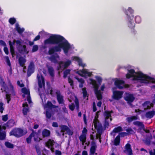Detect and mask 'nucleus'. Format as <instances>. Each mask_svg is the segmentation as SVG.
I'll use <instances>...</instances> for the list:
<instances>
[{"label":"nucleus","mask_w":155,"mask_h":155,"mask_svg":"<svg viewBox=\"0 0 155 155\" xmlns=\"http://www.w3.org/2000/svg\"><path fill=\"white\" fill-rule=\"evenodd\" d=\"M60 127L61 129V133H63L62 135L64 136V132L65 131H66L69 127L66 125H63L61 126Z\"/></svg>","instance_id":"nucleus-37"},{"label":"nucleus","mask_w":155,"mask_h":155,"mask_svg":"<svg viewBox=\"0 0 155 155\" xmlns=\"http://www.w3.org/2000/svg\"><path fill=\"white\" fill-rule=\"evenodd\" d=\"M68 83L70 84V85L73 88L74 87V81L73 80L69 77L68 78Z\"/></svg>","instance_id":"nucleus-53"},{"label":"nucleus","mask_w":155,"mask_h":155,"mask_svg":"<svg viewBox=\"0 0 155 155\" xmlns=\"http://www.w3.org/2000/svg\"><path fill=\"white\" fill-rule=\"evenodd\" d=\"M46 107L50 109L56 108L58 107V106L54 105L52 104L51 102L48 101L46 104Z\"/></svg>","instance_id":"nucleus-24"},{"label":"nucleus","mask_w":155,"mask_h":155,"mask_svg":"<svg viewBox=\"0 0 155 155\" xmlns=\"http://www.w3.org/2000/svg\"><path fill=\"white\" fill-rule=\"evenodd\" d=\"M67 134L70 136H72L73 134V131L71 130L70 129L68 128V129L66 131Z\"/></svg>","instance_id":"nucleus-59"},{"label":"nucleus","mask_w":155,"mask_h":155,"mask_svg":"<svg viewBox=\"0 0 155 155\" xmlns=\"http://www.w3.org/2000/svg\"><path fill=\"white\" fill-rule=\"evenodd\" d=\"M18 51L20 53L24 52H26L27 51L26 46L25 45H21L18 48Z\"/></svg>","instance_id":"nucleus-29"},{"label":"nucleus","mask_w":155,"mask_h":155,"mask_svg":"<svg viewBox=\"0 0 155 155\" xmlns=\"http://www.w3.org/2000/svg\"><path fill=\"white\" fill-rule=\"evenodd\" d=\"M71 70L69 69H67L65 70L64 72V75L63 77L64 78H66L67 77L68 74H70Z\"/></svg>","instance_id":"nucleus-42"},{"label":"nucleus","mask_w":155,"mask_h":155,"mask_svg":"<svg viewBox=\"0 0 155 155\" xmlns=\"http://www.w3.org/2000/svg\"><path fill=\"white\" fill-rule=\"evenodd\" d=\"M120 136L119 135H118L115 137L114 140V144L115 146H118L119 145L120 142Z\"/></svg>","instance_id":"nucleus-30"},{"label":"nucleus","mask_w":155,"mask_h":155,"mask_svg":"<svg viewBox=\"0 0 155 155\" xmlns=\"http://www.w3.org/2000/svg\"><path fill=\"white\" fill-rule=\"evenodd\" d=\"M128 73H127L126 77L127 78L129 79L131 77H133V80H140L142 83H148L149 80L153 83H155V79L154 78L151 77L146 74H144L141 72H135L133 69H131L128 70Z\"/></svg>","instance_id":"nucleus-2"},{"label":"nucleus","mask_w":155,"mask_h":155,"mask_svg":"<svg viewBox=\"0 0 155 155\" xmlns=\"http://www.w3.org/2000/svg\"><path fill=\"white\" fill-rule=\"evenodd\" d=\"M155 115V111L152 110L147 112L145 114L146 117L147 118L151 119Z\"/></svg>","instance_id":"nucleus-19"},{"label":"nucleus","mask_w":155,"mask_h":155,"mask_svg":"<svg viewBox=\"0 0 155 155\" xmlns=\"http://www.w3.org/2000/svg\"><path fill=\"white\" fill-rule=\"evenodd\" d=\"M135 22L137 23H140L141 21V18L139 16H136L135 18Z\"/></svg>","instance_id":"nucleus-49"},{"label":"nucleus","mask_w":155,"mask_h":155,"mask_svg":"<svg viewBox=\"0 0 155 155\" xmlns=\"http://www.w3.org/2000/svg\"><path fill=\"white\" fill-rule=\"evenodd\" d=\"M55 154L57 155H61L62 153L61 151L58 150H56L55 151Z\"/></svg>","instance_id":"nucleus-64"},{"label":"nucleus","mask_w":155,"mask_h":155,"mask_svg":"<svg viewBox=\"0 0 155 155\" xmlns=\"http://www.w3.org/2000/svg\"><path fill=\"white\" fill-rule=\"evenodd\" d=\"M16 19L14 18H11L9 19V22L12 25L14 24L16 22Z\"/></svg>","instance_id":"nucleus-44"},{"label":"nucleus","mask_w":155,"mask_h":155,"mask_svg":"<svg viewBox=\"0 0 155 155\" xmlns=\"http://www.w3.org/2000/svg\"><path fill=\"white\" fill-rule=\"evenodd\" d=\"M82 90L83 98L85 99L86 97H88L89 95L87 94V92L86 90V88L84 87L82 88ZM88 99V98H87V99Z\"/></svg>","instance_id":"nucleus-34"},{"label":"nucleus","mask_w":155,"mask_h":155,"mask_svg":"<svg viewBox=\"0 0 155 155\" xmlns=\"http://www.w3.org/2000/svg\"><path fill=\"white\" fill-rule=\"evenodd\" d=\"M69 109L71 111H73L75 108V105L73 103H72L71 104L69 105Z\"/></svg>","instance_id":"nucleus-57"},{"label":"nucleus","mask_w":155,"mask_h":155,"mask_svg":"<svg viewBox=\"0 0 155 155\" xmlns=\"http://www.w3.org/2000/svg\"><path fill=\"white\" fill-rule=\"evenodd\" d=\"M71 61L70 60H68L64 63L63 69H64L67 68L71 64Z\"/></svg>","instance_id":"nucleus-40"},{"label":"nucleus","mask_w":155,"mask_h":155,"mask_svg":"<svg viewBox=\"0 0 155 155\" xmlns=\"http://www.w3.org/2000/svg\"><path fill=\"white\" fill-rule=\"evenodd\" d=\"M37 78L38 80V84L39 87L40 88H41L43 86H44L45 85L44 78L43 76L41 75V80L40 76L38 74L37 75Z\"/></svg>","instance_id":"nucleus-15"},{"label":"nucleus","mask_w":155,"mask_h":155,"mask_svg":"<svg viewBox=\"0 0 155 155\" xmlns=\"http://www.w3.org/2000/svg\"><path fill=\"white\" fill-rule=\"evenodd\" d=\"M16 44L18 46V48L21 45L22 42L19 40H17L16 41Z\"/></svg>","instance_id":"nucleus-62"},{"label":"nucleus","mask_w":155,"mask_h":155,"mask_svg":"<svg viewBox=\"0 0 155 155\" xmlns=\"http://www.w3.org/2000/svg\"><path fill=\"white\" fill-rule=\"evenodd\" d=\"M113 111L112 110L110 111H105L104 113L105 119L108 120L110 117H111V114L113 113Z\"/></svg>","instance_id":"nucleus-26"},{"label":"nucleus","mask_w":155,"mask_h":155,"mask_svg":"<svg viewBox=\"0 0 155 155\" xmlns=\"http://www.w3.org/2000/svg\"><path fill=\"white\" fill-rule=\"evenodd\" d=\"M79 139L80 141L82 142L83 143H84L86 140V135L85 134H81L79 137Z\"/></svg>","instance_id":"nucleus-36"},{"label":"nucleus","mask_w":155,"mask_h":155,"mask_svg":"<svg viewBox=\"0 0 155 155\" xmlns=\"http://www.w3.org/2000/svg\"><path fill=\"white\" fill-rule=\"evenodd\" d=\"M35 64L34 63L33 61H31L30 62L29 64L28 67L27 71V76L28 77H30L31 74L34 72Z\"/></svg>","instance_id":"nucleus-7"},{"label":"nucleus","mask_w":155,"mask_h":155,"mask_svg":"<svg viewBox=\"0 0 155 155\" xmlns=\"http://www.w3.org/2000/svg\"><path fill=\"white\" fill-rule=\"evenodd\" d=\"M97 146L96 142L94 141L91 142V146L90 149V154L91 155H94L95 153Z\"/></svg>","instance_id":"nucleus-12"},{"label":"nucleus","mask_w":155,"mask_h":155,"mask_svg":"<svg viewBox=\"0 0 155 155\" xmlns=\"http://www.w3.org/2000/svg\"><path fill=\"white\" fill-rule=\"evenodd\" d=\"M35 133L33 132H32L28 137L26 139V141L27 143H31V138L35 136Z\"/></svg>","instance_id":"nucleus-32"},{"label":"nucleus","mask_w":155,"mask_h":155,"mask_svg":"<svg viewBox=\"0 0 155 155\" xmlns=\"http://www.w3.org/2000/svg\"><path fill=\"white\" fill-rule=\"evenodd\" d=\"M128 26L130 28H133L135 27V24L133 21H129L128 23Z\"/></svg>","instance_id":"nucleus-47"},{"label":"nucleus","mask_w":155,"mask_h":155,"mask_svg":"<svg viewBox=\"0 0 155 155\" xmlns=\"http://www.w3.org/2000/svg\"><path fill=\"white\" fill-rule=\"evenodd\" d=\"M10 46V51L12 57H14L15 54V51L14 47L12 46V42L10 41H9Z\"/></svg>","instance_id":"nucleus-33"},{"label":"nucleus","mask_w":155,"mask_h":155,"mask_svg":"<svg viewBox=\"0 0 155 155\" xmlns=\"http://www.w3.org/2000/svg\"><path fill=\"white\" fill-rule=\"evenodd\" d=\"M125 150L124 151V153L126 151L129 154V155H133V152L132 150L131 147L130 143H127L125 146Z\"/></svg>","instance_id":"nucleus-18"},{"label":"nucleus","mask_w":155,"mask_h":155,"mask_svg":"<svg viewBox=\"0 0 155 155\" xmlns=\"http://www.w3.org/2000/svg\"><path fill=\"white\" fill-rule=\"evenodd\" d=\"M9 87H10V92L11 93V94L12 96H15L16 95V92L15 91L14 86L12 83L9 81Z\"/></svg>","instance_id":"nucleus-25"},{"label":"nucleus","mask_w":155,"mask_h":155,"mask_svg":"<svg viewBox=\"0 0 155 155\" xmlns=\"http://www.w3.org/2000/svg\"><path fill=\"white\" fill-rule=\"evenodd\" d=\"M74 59L78 63L79 66H81L83 68H84L85 66V64L82 63V59L80 58H79L78 57H75Z\"/></svg>","instance_id":"nucleus-23"},{"label":"nucleus","mask_w":155,"mask_h":155,"mask_svg":"<svg viewBox=\"0 0 155 155\" xmlns=\"http://www.w3.org/2000/svg\"><path fill=\"white\" fill-rule=\"evenodd\" d=\"M15 122L13 119L9 120L6 124V126L7 127L11 128L14 125Z\"/></svg>","instance_id":"nucleus-27"},{"label":"nucleus","mask_w":155,"mask_h":155,"mask_svg":"<svg viewBox=\"0 0 155 155\" xmlns=\"http://www.w3.org/2000/svg\"><path fill=\"white\" fill-rule=\"evenodd\" d=\"M94 91L97 99L98 100H101L102 98V96L101 94L100 90H98V86L96 85L95 86Z\"/></svg>","instance_id":"nucleus-13"},{"label":"nucleus","mask_w":155,"mask_h":155,"mask_svg":"<svg viewBox=\"0 0 155 155\" xmlns=\"http://www.w3.org/2000/svg\"><path fill=\"white\" fill-rule=\"evenodd\" d=\"M26 133L20 128H15L10 132L9 135L14 136L16 137L19 138L24 135Z\"/></svg>","instance_id":"nucleus-4"},{"label":"nucleus","mask_w":155,"mask_h":155,"mask_svg":"<svg viewBox=\"0 0 155 155\" xmlns=\"http://www.w3.org/2000/svg\"><path fill=\"white\" fill-rule=\"evenodd\" d=\"M11 94H9L8 92V93H7L6 94V99L7 100V102L8 104L9 103V102L11 100Z\"/></svg>","instance_id":"nucleus-48"},{"label":"nucleus","mask_w":155,"mask_h":155,"mask_svg":"<svg viewBox=\"0 0 155 155\" xmlns=\"http://www.w3.org/2000/svg\"><path fill=\"white\" fill-rule=\"evenodd\" d=\"M6 136V132L5 131H2L1 127L0 126V140H2L5 139Z\"/></svg>","instance_id":"nucleus-22"},{"label":"nucleus","mask_w":155,"mask_h":155,"mask_svg":"<svg viewBox=\"0 0 155 155\" xmlns=\"http://www.w3.org/2000/svg\"><path fill=\"white\" fill-rule=\"evenodd\" d=\"M138 119L137 115L129 117L126 118V120L128 123H130L134 120H135Z\"/></svg>","instance_id":"nucleus-20"},{"label":"nucleus","mask_w":155,"mask_h":155,"mask_svg":"<svg viewBox=\"0 0 155 155\" xmlns=\"http://www.w3.org/2000/svg\"><path fill=\"white\" fill-rule=\"evenodd\" d=\"M74 78L75 79L77 80L80 83H85L84 80L82 78H79L77 76H75Z\"/></svg>","instance_id":"nucleus-50"},{"label":"nucleus","mask_w":155,"mask_h":155,"mask_svg":"<svg viewBox=\"0 0 155 155\" xmlns=\"http://www.w3.org/2000/svg\"><path fill=\"white\" fill-rule=\"evenodd\" d=\"M52 116L51 113L49 111L46 110V116L47 119H50Z\"/></svg>","instance_id":"nucleus-45"},{"label":"nucleus","mask_w":155,"mask_h":155,"mask_svg":"<svg viewBox=\"0 0 155 155\" xmlns=\"http://www.w3.org/2000/svg\"><path fill=\"white\" fill-rule=\"evenodd\" d=\"M28 111V108L24 107L22 109V113L24 115H26L27 114Z\"/></svg>","instance_id":"nucleus-52"},{"label":"nucleus","mask_w":155,"mask_h":155,"mask_svg":"<svg viewBox=\"0 0 155 155\" xmlns=\"http://www.w3.org/2000/svg\"><path fill=\"white\" fill-rule=\"evenodd\" d=\"M126 130L127 132V133L128 134V135L129 134H133L134 133V131L130 127H129L126 129Z\"/></svg>","instance_id":"nucleus-43"},{"label":"nucleus","mask_w":155,"mask_h":155,"mask_svg":"<svg viewBox=\"0 0 155 155\" xmlns=\"http://www.w3.org/2000/svg\"><path fill=\"white\" fill-rule=\"evenodd\" d=\"M45 146L48 148H50L52 152L54 151V148H57L59 147V144L55 142L54 140L51 139H49L46 143Z\"/></svg>","instance_id":"nucleus-5"},{"label":"nucleus","mask_w":155,"mask_h":155,"mask_svg":"<svg viewBox=\"0 0 155 155\" xmlns=\"http://www.w3.org/2000/svg\"><path fill=\"white\" fill-rule=\"evenodd\" d=\"M95 78L97 81L98 84L97 83L96 80L92 79H90V81H91V84L93 86L94 88L95 86L96 85L98 86L99 88L102 81V79L101 77L97 76H96Z\"/></svg>","instance_id":"nucleus-6"},{"label":"nucleus","mask_w":155,"mask_h":155,"mask_svg":"<svg viewBox=\"0 0 155 155\" xmlns=\"http://www.w3.org/2000/svg\"><path fill=\"white\" fill-rule=\"evenodd\" d=\"M75 103L76 105V109L77 110H78L79 109V102L78 99H75Z\"/></svg>","instance_id":"nucleus-54"},{"label":"nucleus","mask_w":155,"mask_h":155,"mask_svg":"<svg viewBox=\"0 0 155 155\" xmlns=\"http://www.w3.org/2000/svg\"><path fill=\"white\" fill-rule=\"evenodd\" d=\"M6 61L9 67L11 66L10 60L9 59V57L8 56H6L5 57Z\"/></svg>","instance_id":"nucleus-56"},{"label":"nucleus","mask_w":155,"mask_h":155,"mask_svg":"<svg viewBox=\"0 0 155 155\" xmlns=\"http://www.w3.org/2000/svg\"><path fill=\"white\" fill-rule=\"evenodd\" d=\"M4 51L5 52V54L7 55L8 54L9 51L8 48L5 47L4 48Z\"/></svg>","instance_id":"nucleus-63"},{"label":"nucleus","mask_w":155,"mask_h":155,"mask_svg":"<svg viewBox=\"0 0 155 155\" xmlns=\"http://www.w3.org/2000/svg\"><path fill=\"white\" fill-rule=\"evenodd\" d=\"M133 124L139 127H140L141 128L143 129V130H144V125L142 122L137 121L134 122Z\"/></svg>","instance_id":"nucleus-28"},{"label":"nucleus","mask_w":155,"mask_h":155,"mask_svg":"<svg viewBox=\"0 0 155 155\" xmlns=\"http://www.w3.org/2000/svg\"><path fill=\"white\" fill-rule=\"evenodd\" d=\"M0 84L2 87L1 90H2V92H5L6 93H8V91H6V90L8 89V87L5 83L3 79L2 78H1L0 80Z\"/></svg>","instance_id":"nucleus-16"},{"label":"nucleus","mask_w":155,"mask_h":155,"mask_svg":"<svg viewBox=\"0 0 155 155\" xmlns=\"http://www.w3.org/2000/svg\"><path fill=\"white\" fill-rule=\"evenodd\" d=\"M107 120L105 119L104 124V128H106L107 127H108L109 126V123L108 121H107Z\"/></svg>","instance_id":"nucleus-60"},{"label":"nucleus","mask_w":155,"mask_h":155,"mask_svg":"<svg viewBox=\"0 0 155 155\" xmlns=\"http://www.w3.org/2000/svg\"><path fill=\"white\" fill-rule=\"evenodd\" d=\"M48 71L50 75L52 77H54V71L53 68L51 66L48 67Z\"/></svg>","instance_id":"nucleus-31"},{"label":"nucleus","mask_w":155,"mask_h":155,"mask_svg":"<svg viewBox=\"0 0 155 155\" xmlns=\"http://www.w3.org/2000/svg\"><path fill=\"white\" fill-rule=\"evenodd\" d=\"M120 136V137H124L125 136H126L128 135V134L125 132H121L119 133V135Z\"/></svg>","instance_id":"nucleus-58"},{"label":"nucleus","mask_w":155,"mask_h":155,"mask_svg":"<svg viewBox=\"0 0 155 155\" xmlns=\"http://www.w3.org/2000/svg\"><path fill=\"white\" fill-rule=\"evenodd\" d=\"M99 112L97 111L96 114L94 119L93 120V123L95 128L97 130V132L99 135V137H100L102 133L103 127L102 124L98 121L97 119Z\"/></svg>","instance_id":"nucleus-3"},{"label":"nucleus","mask_w":155,"mask_h":155,"mask_svg":"<svg viewBox=\"0 0 155 155\" xmlns=\"http://www.w3.org/2000/svg\"><path fill=\"white\" fill-rule=\"evenodd\" d=\"M16 30L19 34L22 33L24 31V29L23 28H21L18 24H16Z\"/></svg>","instance_id":"nucleus-35"},{"label":"nucleus","mask_w":155,"mask_h":155,"mask_svg":"<svg viewBox=\"0 0 155 155\" xmlns=\"http://www.w3.org/2000/svg\"><path fill=\"white\" fill-rule=\"evenodd\" d=\"M124 99L128 103L130 104L134 101L135 97L132 94L126 93Z\"/></svg>","instance_id":"nucleus-11"},{"label":"nucleus","mask_w":155,"mask_h":155,"mask_svg":"<svg viewBox=\"0 0 155 155\" xmlns=\"http://www.w3.org/2000/svg\"><path fill=\"white\" fill-rule=\"evenodd\" d=\"M4 104L2 102H0V112L1 113H2L4 110L3 107Z\"/></svg>","instance_id":"nucleus-55"},{"label":"nucleus","mask_w":155,"mask_h":155,"mask_svg":"<svg viewBox=\"0 0 155 155\" xmlns=\"http://www.w3.org/2000/svg\"><path fill=\"white\" fill-rule=\"evenodd\" d=\"M51 56L48 58V59L52 62L54 64L58 63L57 58H59V56L57 53L51 55Z\"/></svg>","instance_id":"nucleus-14"},{"label":"nucleus","mask_w":155,"mask_h":155,"mask_svg":"<svg viewBox=\"0 0 155 155\" xmlns=\"http://www.w3.org/2000/svg\"><path fill=\"white\" fill-rule=\"evenodd\" d=\"M45 45H58L50 48L48 53L49 55L54 54L55 52H60L62 48L64 52L67 54L71 48L70 44L63 36L58 35H53L44 41Z\"/></svg>","instance_id":"nucleus-1"},{"label":"nucleus","mask_w":155,"mask_h":155,"mask_svg":"<svg viewBox=\"0 0 155 155\" xmlns=\"http://www.w3.org/2000/svg\"><path fill=\"white\" fill-rule=\"evenodd\" d=\"M57 63L58 64V65L57 67V70H60L61 68H62L63 69V65L64 64V62L63 61H61L59 62H58V63Z\"/></svg>","instance_id":"nucleus-39"},{"label":"nucleus","mask_w":155,"mask_h":155,"mask_svg":"<svg viewBox=\"0 0 155 155\" xmlns=\"http://www.w3.org/2000/svg\"><path fill=\"white\" fill-rule=\"evenodd\" d=\"M123 92L118 91H115L113 92V97L114 99L118 100L122 97Z\"/></svg>","instance_id":"nucleus-8"},{"label":"nucleus","mask_w":155,"mask_h":155,"mask_svg":"<svg viewBox=\"0 0 155 155\" xmlns=\"http://www.w3.org/2000/svg\"><path fill=\"white\" fill-rule=\"evenodd\" d=\"M57 101L59 104H64V96L61 94L60 91H58L56 92Z\"/></svg>","instance_id":"nucleus-9"},{"label":"nucleus","mask_w":155,"mask_h":155,"mask_svg":"<svg viewBox=\"0 0 155 155\" xmlns=\"http://www.w3.org/2000/svg\"><path fill=\"white\" fill-rule=\"evenodd\" d=\"M123 130L122 128L120 126H118L114 128L113 132L114 133H117Z\"/></svg>","instance_id":"nucleus-38"},{"label":"nucleus","mask_w":155,"mask_h":155,"mask_svg":"<svg viewBox=\"0 0 155 155\" xmlns=\"http://www.w3.org/2000/svg\"><path fill=\"white\" fill-rule=\"evenodd\" d=\"M8 119L7 114L5 115L2 116V120L4 121H6Z\"/></svg>","instance_id":"nucleus-61"},{"label":"nucleus","mask_w":155,"mask_h":155,"mask_svg":"<svg viewBox=\"0 0 155 155\" xmlns=\"http://www.w3.org/2000/svg\"><path fill=\"white\" fill-rule=\"evenodd\" d=\"M124 83L123 80L117 79L114 82V84L118 88L122 89L124 87Z\"/></svg>","instance_id":"nucleus-10"},{"label":"nucleus","mask_w":155,"mask_h":155,"mask_svg":"<svg viewBox=\"0 0 155 155\" xmlns=\"http://www.w3.org/2000/svg\"><path fill=\"white\" fill-rule=\"evenodd\" d=\"M38 49V45H34L32 50V52H35L37 51Z\"/></svg>","instance_id":"nucleus-51"},{"label":"nucleus","mask_w":155,"mask_h":155,"mask_svg":"<svg viewBox=\"0 0 155 155\" xmlns=\"http://www.w3.org/2000/svg\"><path fill=\"white\" fill-rule=\"evenodd\" d=\"M21 92L25 94H29V91L25 87H24L21 89Z\"/></svg>","instance_id":"nucleus-46"},{"label":"nucleus","mask_w":155,"mask_h":155,"mask_svg":"<svg viewBox=\"0 0 155 155\" xmlns=\"http://www.w3.org/2000/svg\"><path fill=\"white\" fill-rule=\"evenodd\" d=\"M42 135L43 137H48L51 135V132L49 130L45 129L42 132Z\"/></svg>","instance_id":"nucleus-21"},{"label":"nucleus","mask_w":155,"mask_h":155,"mask_svg":"<svg viewBox=\"0 0 155 155\" xmlns=\"http://www.w3.org/2000/svg\"><path fill=\"white\" fill-rule=\"evenodd\" d=\"M18 61L20 66L23 67L24 68H26V66H25V65L26 60L25 58L22 56L20 57L18 59Z\"/></svg>","instance_id":"nucleus-17"},{"label":"nucleus","mask_w":155,"mask_h":155,"mask_svg":"<svg viewBox=\"0 0 155 155\" xmlns=\"http://www.w3.org/2000/svg\"><path fill=\"white\" fill-rule=\"evenodd\" d=\"M5 144L6 147L8 148H13L14 147L13 144L8 142H5Z\"/></svg>","instance_id":"nucleus-41"}]
</instances>
